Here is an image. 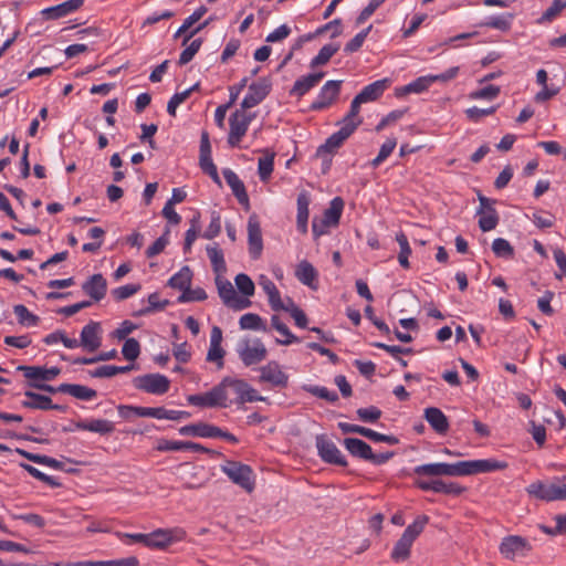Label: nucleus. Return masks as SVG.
<instances>
[{
  "label": "nucleus",
  "instance_id": "obj_1",
  "mask_svg": "<svg viewBox=\"0 0 566 566\" xmlns=\"http://www.w3.org/2000/svg\"><path fill=\"white\" fill-rule=\"evenodd\" d=\"M220 468L234 484L243 490L251 492L254 489V474L250 465L233 460H226Z\"/></svg>",
  "mask_w": 566,
  "mask_h": 566
},
{
  "label": "nucleus",
  "instance_id": "obj_2",
  "mask_svg": "<svg viewBox=\"0 0 566 566\" xmlns=\"http://www.w3.org/2000/svg\"><path fill=\"white\" fill-rule=\"evenodd\" d=\"M463 461L457 463H427L413 468V474L417 479H424L426 476L438 479L439 476H464L463 475Z\"/></svg>",
  "mask_w": 566,
  "mask_h": 566
},
{
  "label": "nucleus",
  "instance_id": "obj_3",
  "mask_svg": "<svg viewBox=\"0 0 566 566\" xmlns=\"http://www.w3.org/2000/svg\"><path fill=\"white\" fill-rule=\"evenodd\" d=\"M136 389L147 394L161 396L168 392L170 380L165 375L155 373L137 376L133 379Z\"/></svg>",
  "mask_w": 566,
  "mask_h": 566
},
{
  "label": "nucleus",
  "instance_id": "obj_4",
  "mask_svg": "<svg viewBox=\"0 0 566 566\" xmlns=\"http://www.w3.org/2000/svg\"><path fill=\"white\" fill-rule=\"evenodd\" d=\"M228 401V396L219 384L205 394L187 396V402L189 405L200 408H227Z\"/></svg>",
  "mask_w": 566,
  "mask_h": 566
},
{
  "label": "nucleus",
  "instance_id": "obj_5",
  "mask_svg": "<svg viewBox=\"0 0 566 566\" xmlns=\"http://www.w3.org/2000/svg\"><path fill=\"white\" fill-rule=\"evenodd\" d=\"M126 544L142 543L150 548L165 549L181 537L172 536V533H126Z\"/></svg>",
  "mask_w": 566,
  "mask_h": 566
},
{
  "label": "nucleus",
  "instance_id": "obj_6",
  "mask_svg": "<svg viewBox=\"0 0 566 566\" xmlns=\"http://www.w3.org/2000/svg\"><path fill=\"white\" fill-rule=\"evenodd\" d=\"M245 109H237L234 111L229 118V135H228V144L231 147H238L247 134L249 126L254 116L247 114Z\"/></svg>",
  "mask_w": 566,
  "mask_h": 566
},
{
  "label": "nucleus",
  "instance_id": "obj_7",
  "mask_svg": "<svg viewBox=\"0 0 566 566\" xmlns=\"http://www.w3.org/2000/svg\"><path fill=\"white\" fill-rule=\"evenodd\" d=\"M315 446L317 454L323 462L344 468L347 467L348 462L346 458L326 434H317L315 437Z\"/></svg>",
  "mask_w": 566,
  "mask_h": 566
},
{
  "label": "nucleus",
  "instance_id": "obj_8",
  "mask_svg": "<svg viewBox=\"0 0 566 566\" xmlns=\"http://www.w3.org/2000/svg\"><path fill=\"white\" fill-rule=\"evenodd\" d=\"M527 493L543 501L566 500V484L544 483L536 481L526 488Z\"/></svg>",
  "mask_w": 566,
  "mask_h": 566
},
{
  "label": "nucleus",
  "instance_id": "obj_9",
  "mask_svg": "<svg viewBox=\"0 0 566 566\" xmlns=\"http://www.w3.org/2000/svg\"><path fill=\"white\" fill-rule=\"evenodd\" d=\"M216 285L219 296L226 306L234 311H241L251 305V302L248 298L239 297L237 295L231 282L223 279L222 275L216 276Z\"/></svg>",
  "mask_w": 566,
  "mask_h": 566
},
{
  "label": "nucleus",
  "instance_id": "obj_10",
  "mask_svg": "<svg viewBox=\"0 0 566 566\" xmlns=\"http://www.w3.org/2000/svg\"><path fill=\"white\" fill-rule=\"evenodd\" d=\"M272 90L270 77H260L249 85V92L241 102L242 109H250L262 103Z\"/></svg>",
  "mask_w": 566,
  "mask_h": 566
},
{
  "label": "nucleus",
  "instance_id": "obj_11",
  "mask_svg": "<svg viewBox=\"0 0 566 566\" xmlns=\"http://www.w3.org/2000/svg\"><path fill=\"white\" fill-rule=\"evenodd\" d=\"M238 354L244 366L249 367L256 365L264 360L268 350L261 339L256 338L253 342L244 340L238 347Z\"/></svg>",
  "mask_w": 566,
  "mask_h": 566
},
{
  "label": "nucleus",
  "instance_id": "obj_12",
  "mask_svg": "<svg viewBox=\"0 0 566 566\" xmlns=\"http://www.w3.org/2000/svg\"><path fill=\"white\" fill-rule=\"evenodd\" d=\"M259 371V382H268L271 387L279 389H284L289 385V375L282 370L280 364L275 360L260 367Z\"/></svg>",
  "mask_w": 566,
  "mask_h": 566
},
{
  "label": "nucleus",
  "instance_id": "obj_13",
  "mask_svg": "<svg viewBox=\"0 0 566 566\" xmlns=\"http://www.w3.org/2000/svg\"><path fill=\"white\" fill-rule=\"evenodd\" d=\"M343 81H327L319 90L316 99L311 104L310 109L314 112L328 108L340 94Z\"/></svg>",
  "mask_w": 566,
  "mask_h": 566
},
{
  "label": "nucleus",
  "instance_id": "obj_14",
  "mask_svg": "<svg viewBox=\"0 0 566 566\" xmlns=\"http://www.w3.org/2000/svg\"><path fill=\"white\" fill-rule=\"evenodd\" d=\"M415 485L426 492L431 491L434 493L454 496L460 495L465 491V488L455 482H444L440 479H416Z\"/></svg>",
  "mask_w": 566,
  "mask_h": 566
},
{
  "label": "nucleus",
  "instance_id": "obj_15",
  "mask_svg": "<svg viewBox=\"0 0 566 566\" xmlns=\"http://www.w3.org/2000/svg\"><path fill=\"white\" fill-rule=\"evenodd\" d=\"M532 546L530 542L520 535H509L503 538L500 545L501 554L507 559L525 556Z\"/></svg>",
  "mask_w": 566,
  "mask_h": 566
},
{
  "label": "nucleus",
  "instance_id": "obj_16",
  "mask_svg": "<svg viewBox=\"0 0 566 566\" xmlns=\"http://www.w3.org/2000/svg\"><path fill=\"white\" fill-rule=\"evenodd\" d=\"M355 132L354 124H343V126L332 134L323 145H321L316 150L317 157H324L326 155L333 154L337 148H339L343 143Z\"/></svg>",
  "mask_w": 566,
  "mask_h": 566
},
{
  "label": "nucleus",
  "instance_id": "obj_17",
  "mask_svg": "<svg viewBox=\"0 0 566 566\" xmlns=\"http://www.w3.org/2000/svg\"><path fill=\"white\" fill-rule=\"evenodd\" d=\"M355 132L354 124H343V126L332 134L323 145H321L316 150L317 157H324L326 155L333 154L337 148H339L343 143Z\"/></svg>",
  "mask_w": 566,
  "mask_h": 566
},
{
  "label": "nucleus",
  "instance_id": "obj_18",
  "mask_svg": "<svg viewBox=\"0 0 566 566\" xmlns=\"http://www.w3.org/2000/svg\"><path fill=\"white\" fill-rule=\"evenodd\" d=\"M507 462L495 459H481L463 461V475H473L478 473H486L501 471L507 468Z\"/></svg>",
  "mask_w": 566,
  "mask_h": 566
},
{
  "label": "nucleus",
  "instance_id": "obj_19",
  "mask_svg": "<svg viewBox=\"0 0 566 566\" xmlns=\"http://www.w3.org/2000/svg\"><path fill=\"white\" fill-rule=\"evenodd\" d=\"M248 243L249 253L253 260L261 256L263 239L260 221L256 214H251L248 220Z\"/></svg>",
  "mask_w": 566,
  "mask_h": 566
},
{
  "label": "nucleus",
  "instance_id": "obj_20",
  "mask_svg": "<svg viewBox=\"0 0 566 566\" xmlns=\"http://www.w3.org/2000/svg\"><path fill=\"white\" fill-rule=\"evenodd\" d=\"M80 344L84 349L88 352H95L101 347L102 328L98 322L91 321L82 328L80 335Z\"/></svg>",
  "mask_w": 566,
  "mask_h": 566
},
{
  "label": "nucleus",
  "instance_id": "obj_21",
  "mask_svg": "<svg viewBox=\"0 0 566 566\" xmlns=\"http://www.w3.org/2000/svg\"><path fill=\"white\" fill-rule=\"evenodd\" d=\"M219 386L224 390L228 396V406L230 403L242 405V397L245 394V388H248V382L243 379L224 377Z\"/></svg>",
  "mask_w": 566,
  "mask_h": 566
},
{
  "label": "nucleus",
  "instance_id": "obj_22",
  "mask_svg": "<svg viewBox=\"0 0 566 566\" xmlns=\"http://www.w3.org/2000/svg\"><path fill=\"white\" fill-rule=\"evenodd\" d=\"M82 290L94 302H99L106 295L107 281L101 273L93 274L82 284Z\"/></svg>",
  "mask_w": 566,
  "mask_h": 566
},
{
  "label": "nucleus",
  "instance_id": "obj_23",
  "mask_svg": "<svg viewBox=\"0 0 566 566\" xmlns=\"http://www.w3.org/2000/svg\"><path fill=\"white\" fill-rule=\"evenodd\" d=\"M83 3L84 0H67L60 4L43 9L41 14L45 20H56L77 11Z\"/></svg>",
  "mask_w": 566,
  "mask_h": 566
},
{
  "label": "nucleus",
  "instance_id": "obj_24",
  "mask_svg": "<svg viewBox=\"0 0 566 566\" xmlns=\"http://www.w3.org/2000/svg\"><path fill=\"white\" fill-rule=\"evenodd\" d=\"M222 175L231 188L233 196L237 198L238 202L249 209V196L245 190V186L243 181L238 177V175L231 170L230 168H224L222 170Z\"/></svg>",
  "mask_w": 566,
  "mask_h": 566
},
{
  "label": "nucleus",
  "instance_id": "obj_25",
  "mask_svg": "<svg viewBox=\"0 0 566 566\" xmlns=\"http://www.w3.org/2000/svg\"><path fill=\"white\" fill-rule=\"evenodd\" d=\"M18 370L23 371L24 377L28 378L29 381L36 382L53 380L61 371L57 367L48 369L41 366H19Z\"/></svg>",
  "mask_w": 566,
  "mask_h": 566
},
{
  "label": "nucleus",
  "instance_id": "obj_26",
  "mask_svg": "<svg viewBox=\"0 0 566 566\" xmlns=\"http://www.w3.org/2000/svg\"><path fill=\"white\" fill-rule=\"evenodd\" d=\"M324 76V72L311 73L301 76L294 82L292 88L290 90V95L297 98L303 97L306 93L314 88Z\"/></svg>",
  "mask_w": 566,
  "mask_h": 566
},
{
  "label": "nucleus",
  "instance_id": "obj_27",
  "mask_svg": "<svg viewBox=\"0 0 566 566\" xmlns=\"http://www.w3.org/2000/svg\"><path fill=\"white\" fill-rule=\"evenodd\" d=\"M419 533H402L395 544L390 557L394 562H405L410 556V549Z\"/></svg>",
  "mask_w": 566,
  "mask_h": 566
},
{
  "label": "nucleus",
  "instance_id": "obj_28",
  "mask_svg": "<svg viewBox=\"0 0 566 566\" xmlns=\"http://www.w3.org/2000/svg\"><path fill=\"white\" fill-rule=\"evenodd\" d=\"M74 427L77 430L95 432L101 436L111 434L115 430L114 422L107 419L78 420L74 422Z\"/></svg>",
  "mask_w": 566,
  "mask_h": 566
},
{
  "label": "nucleus",
  "instance_id": "obj_29",
  "mask_svg": "<svg viewBox=\"0 0 566 566\" xmlns=\"http://www.w3.org/2000/svg\"><path fill=\"white\" fill-rule=\"evenodd\" d=\"M423 418L437 433L446 434L448 432L449 420L441 409L428 407L424 409Z\"/></svg>",
  "mask_w": 566,
  "mask_h": 566
},
{
  "label": "nucleus",
  "instance_id": "obj_30",
  "mask_svg": "<svg viewBox=\"0 0 566 566\" xmlns=\"http://www.w3.org/2000/svg\"><path fill=\"white\" fill-rule=\"evenodd\" d=\"M311 202L310 193L306 190H303L298 193L296 205H297V214H296V228L301 233L307 232V222H308V206Z\"/></svg>",
  "mask_w": 566,
  "mask_h": 566
},
{
  "label": "nucleus",
  "instance_id": "obj_31",
  "mask_svg": "<svg viewBox=\"0 0 566 566\" xmlns=\"http://www.w3.org/2000/svg\"><path fill=\"white\" fill-rule=\"evenodd\" d=\"M389 86V80L382 78L375 81L368 85H366L358 94V98L363 101V103H369L377 101L379 97L382 96L384 92Z\"/></svg>",
  "mask_w": 566,
  "mask_h": 566
},
{
  "label": "nucleus",
  "instance_id": "obj_32",
  "mask_svg": "<svg viewBox=\"0 0 566 566\" xmlns=\"http://www.w3.org/2000/svg\"><path fill=\"white\" fill-rule=\"evenodd\" d=\"M432 83H434L432 75L420 76L407 85L396 87L395 94L397 97H402L411 93L420 94L427 91Z\"/></svg>",
  "mask_w": 566,
  "mask_h": 566
},
{
  "label": "nucleus",
  "instance_id": "obj_33",
  "mask_svg": "<svg viewBox=\"0 0 566 566\" xmlns=\"http://www.w3.org/2000/svg\"><path fill=\"white\" fill-rule=\"evenodd\" d=\"M260 285L269 297V304L275 312L277 311H290L289 306H285L281 300L280 291L276 285L268 277L262 276Z\"/></svg>",
  "mask_w": 566,
  "mask_h": 566
},
{
  "label": "nucleus",
  "instance_id": "obj_34",
  "mask_svg": "<svg viewBox=\"0 0 566 566\" xmlns=\"http://www.w3.org/2000/svg\"><path fill=\"white\" fill-rule=\"evenodd\" d=\"M346 450L355 458L368 461L371 458V447L358 438H345L343 441Z\"/></svg>",
  "mask_w": 566,
  "mask_h": 566
},
{
  "label": "nucleus",
  "instance_id": "obj_35",
  "mask_svg": "<svg viewBox=\"0 0 566 566\" xmlns=\"http://www.w3.org/2000/svg\"><path fill=\"white\" fill-rule=\"evenodd\" d=\"M59 389L62 394L71 395L72 397L83 401H90L97 396L95 389L78 384H61Z\"/></svg>",
  "mask_w": 566,
  "mask_h": 566
},
{
  "label": "nucleus",
  "instance_id": "obj_36",
  "mask_svg": "<svg viewBox=\"0 0 566 566\" xmlns=\"http://www.w3.org/2000/svg\"><path fill=\"white\" fill-rule=\"evenodd\" d=\"M344 209V200L340 197H335L329 207L324 211L322 223L324 227L337 226Z\"/></svg>",
  "mask_w": 566,
  "mask_h": 566
},
{
  "label": "nucleus",
  "instance_id": "obj_37",
  "mask_svg": "<svg viewBox=\"0 0 566 566\" xmlns=\"http://www.w3.org/2000/svg\"><path fill=\"white\" fill-rule=\"evenodd\" d=\"M214 424L197 422L184 426L179 429L181 436H191L200 438H213Z\"/></svg>",
  "mask_w": 566,
  "mask_h": 566
},
{
  "label": "nucleus",
  "instance_id": "obj_38",
  "mask_svg": "<svg viewBox=\"0 0 566 566\" xmlns=\"http://www.w3.org/2000/svg\"><path fill=\"white\" fill-rule=\"evenodd\" d=\"M317 275V271L308 261H301L296 266L295 276L306 286L314 287Z\"/></svg>",
  "mask_w": 566,
  "mask_h": 566
},
{
  "label": "nucleus",
  "instance_id": "obj_39",
  "mask_svg": "<svg viewBox=\"0 0 566 566\" xmlns=\"http://www.w3.org/2000/svg\"><path fill=\"white\" fill-rule=\"evenodd\" d=\"M24 396L29 398V400H23L21 406L28 409H40V410H50L51 409V398L49 396H44L31 390H27Z\"/></svg>",
  "mask_w": 566,
  "mask_h": 566
},
{
  "label": "nucleus",
  "instance_id": "obj_40",
  "mask_svg": "<svg viewBox=\"0 0 566 566\" xmlns=\"http://www.w3.org/2000/svg\"><path fill=\"white\" fill-rule=\"evenodd\" d=\"M514 14L506 12L500 15L491 17L486 21L481 22L479 25L506 32L511 29Z\"/></svg>",
  "mask_w": 566,
  "mask_h": 566
},
{
  "label": "nucleus",
  "instance_id": "obj_41",
  "mask_svg": "<svg viewBox=\"0 0 566 566\" xmlns=\"http://www.w3.org/2000/svg\"><path fill=\"white\" fill-rule=\"evenodd\" d=\"M191 270L189 266H184L169 279L168 285L182 292L191 285Z\"/></svg>",
  "mask_w": 566,
  "mask_h": 566
},
{
  "label": "nucleus",
  "instance_id": "obj_42",
  "mask_svg": "<svg viewBox=\"0 0 566 566\" xmlns=\"http://www.w3.org/2000/svg\"><path fill=\"white\" fill-rule=\"evenodd\" d=\"M206 250L214 273L222 275L227 270L222 250L218 245H208Z\"/></svg>",
  "mask_w": 566,
  "mask_h": 566
},
{
  "label": "nucleus",
  "instance_id": "obj_43",
  "mask_svg": "<svg viewBox=\"0 0 566 566\" xmlns=\"http://www.w3.org/2000/svg\"><path fill=\"white\" fill-rule=\"evenodd\" d=\"M339 50L338 44L329 43L325 44L316 56L310 62V67L315 69L321 65H325L332 59V56Z\"/></svg>",
  "mask_w": 566,
  "mask_h": 566
},
{
  "label": "nucleus",
  "instance_id": "obj_44",
  "mask_svg": "<svg viewBox=\"0 0 566 566\" xmlns=\"http://www.w3.org/2000/svg\"><path fill=\"white\" fill-rule=\"evenodd\" d=\"M13 313L15 314L19 324L22 326L32 327L36 326L40 322V317L31 313L23 304L14 305Z\"/></svg>",
  "mask_w": 566,
  "mask_h": 566
},
{
  "label": "nucleus",
  "instance_id": "obj_45",
  "mask_svg": "<svg viewBox=\"0 0 566 566\" xmlns=\"http://www.w3.org/2000/svg\"><path fill=\"white\" fill-rule=\"evenodd\" d=\"M271 324L281 335L285 337L283 340L276 339L279 344L287 346L294 343H300V338L295 336L284 323L281 322L277 315L272 316Z\"/></svg>",
  "mask_w": 566,
  "mask_h": 566
},
{
  "label": "nucleus",
  "instance_id": "obj_46",
  "mask_svg": "<svg viewBox=\"0 0 566 566\" xmlns=\"http://www.w3.org/2000/svg\"><path fill=\"white\" fill-rule=\"evenodd\" d=\"M239 325L241 329L266 331V325L260 315L247 313L240 317Z\"/></svg>",
  "mask_w": 566,
  "mask_h": 566
},
{
  "label": "nucleus",
  "instance_id": "obj_47",
  "mask_svg": "<svg viewBox=\"0 0 566 566\" xmlns=\"http://www.w3.org/2000/svg\"><path fill=\"white\" fill-rule=\"evenodd\" d=\"M396 241L398 242V244L400 247V252L398 254L399 264L403 269H409L410 263H409L408 258L411 254V248L409 245L408 238L402 231H400L396 234Z\"/></svg>",
  "mask_w": 566,
  "mask_h": 566
},
{
  "label": "nucleus",
  "instance_id": "obj_48",
  "mask_svg": "<svg viewBox=\"0 0 566 566\" xmlns=\"http://www.w3.org/2000/svg\"><path fill=\"white\" fill-rule=\"evenodd\" d=\"M302 389L315 397H318L321 399H324L328 402H336L338 401V395L336 391H331L326 387L317 386V385H303Z\"/></svg>",
  "mask_w": 566,
  "mask_h": 566
},
{
  "label": "nucleus",
  "instance_id": "obj_49",
  "mask_svg": "<svg viewBox=\"0 0 566 566\" xmlns=\"http://www.w3.org/2000/svg\"><path fill=\"white\" fill-rule=\"evenodd\" d=\"M274 168V154L266 153L263 157H260L258 160V174L262 181H266Z\"/></svg>",
  "mask_w": 566,
  "mask_h": 566
},
{
  "label": "nucleus",
  "instance_id": "obj_50",
  "mask_svg": "<svg viewBox=\"0 0 566 566\" xmlns=\"http://www.w3.org/2000/svg\"><path fill=\"white\" fill-rule=\"evenodd\" d=\"M169 304L168 300L160 301L157 292L149 294L148 306L144 307L135 313L136 316L148 315L155 311H163Z\"/></svg>",
  "mask_w": 566,
  "mask_h": 566
},
{
  "label": "nucleus",
  "instance_id": "obj_51",
  "mask_svg": "<svg viewBox=\"0 0 566 566\" xmlns=\"http://www.w3.org/2000/svg\"><path fill=\"white\" fill-rule=\"evenodd\" d=\"M397 145V139L395 137L387 138V140L381 145L378 155L370 161L373 168H377L381 163H384L394 151Z\"/></svg>",
  "mask_w": 566,
  "mask_h": 566
},
{
  "label": "nucleus",
  "instance_id": "obj_52",
  "mask_svg": "<svg viewBox=\"0 0 566 566\" xmlns=\"http://www.w3.org/2000/svg\"><path fill=\"white\" fill-rule=\"evenodd\" d=\"M361 104H364L363 101L356 95L352 101L349 112L343 118L342 124H354L356 130L357 127L363 123V119L358 116Z\"/></svg>",
  "mask_w": 566,
  "mask_h": 566
},
{
  "label": "nucleus",
  "instance_id": "obj_53",
  "mask_svg": "<svg viewBox=\"0 0 566 566\" xmlns=\"http://www.w3.org/2000/svg\"><path fill=\"white\" fill-rule=\"evenodd\" d=\"M20 467L25 470L34 479H38L45 484L50 485L51 488H59L61 486V483L55 480V478L48 475L40 470H38L35 467L28 464V463H20Z\"/></svg>",
  "mask_w": 566,
  "mask_h": 566
},
{
  "label": "nucleus",
  "instance_id": "obj_54",
  "mask_svg": "<svg viewBox=\"0 0 566 566\" xmlns=\"http://www.w3.org/2000/svg\"><path fill=\"white\" fill-rule=\"evenodd\" d=\"M492 251L497 258L511 259L514 256V249L511 243L503 238H496L492 243Z\"/></svg>",
  "mask_w": 566,
  "mask_h": 566
},
{
  "label": "nucleus",
  "instance_id": "obj_55",
  "mask_svg": "<svg viewBox=\"0 0 566 566\" xmlns=\"http://www.w3.org/2000/svg\"><path fill=\"white\" fill-rule=\"evenodd\" d=\"M565 8L566 0H554L551 7H548L537 20V23L542 24L552 22Z\"/></svg>",
  "mask_w": 566,
  "mask_h": 566
},
{
  "label": "nucleus",
  "instance_id": "obj_56",
  "mask_svg": "<svg viewBox=\"0 0 566 566\" xmlns=\"http://www.w3.org/2000/svg\"><path fill=\"white\" fill-rule=\"evenodd\" d=\"M479 216V227L483 232H488L496 228L499 223V214L494 208H490V211Z\"/></svg>",
  "mask_w": 566,
  "mask_h": 566
},
{
  "label": "nucleus",
  "instance_id": "obj_57",
  "mask_svg": "<svg viewBox=\"0 0 566 566\" xmlns=\"http://www.w3.org/2000/svg\"><path fill=\"white\" fill-rule=\"evenodd\" d=\"M208 297L206 291L201 287L191 289L190 286L187 290H184L182 293L178 296V303H188V302H200L205 301Z\"/></svg>",
  "mask_w": 566,
  "mask_h": 566
},
{
  "label": "nucleus",
  "instance_id": "obj_58",
  "mask_svg": "<svg viewBox=\"0 0 566 566\" xmlns=\"http://www.w3.org/2000/svg\"><path fill=\"white\" fill-rule=\"evenodd\" d=\"M373 25H368L366 29L358 32L349 42L346 43L344 51L346 53L357 52L364 44L366 38L370 33Z\"/></svg>",
  "mask_w": 566,
  "mask_h": 566
},
{
  "label": "nucleus",
  "instance_id": "obj_59",
  "mask_svg": "<svg viewBox=\"0 0 566 566\" xmlns=\"http://www.w3.org/2000/svg\"><path fill=\"white\" fill-rule=\"evenodd\" d=\"M203 40L201 38L195 39L179 55V65L188 64L193 56L199 52Z\"/></svg>",
  "mask_w": 566,
  "mask_h": 566
},
{
  "label": "nucleus",
  "instance_id": "obj_60",
  "mask_svg": "<svg viewBox=\"0 0 566 566\" xmlns=\"http://www.w3.org/2000/svg\"><path fill=\"white\" fill-rule=\"evenodd\" d=\"M199 164L202 171L207 174L213 180L214 184H217L218 186L222 185L217 167L213 164L211 156L199 157Z\"/></svg>",
  "mask_w": 566,
  "mask_h": 566
},
{
  "label": "nucleus",
  "instance_id": "obj_61",
  "mask_svg": "<svg viewBox=\"0 0 566 566\" xmlns=\"http://www.w3.org/2000/svg\"><path fill=\"white\" fill-rule=\"evenodd\" d=\"M122 354L127 360H136L140 354V344L135 338H126L123 347Z\"/></svg>",
  "mask_w": 566,
  "mask_h": 566
},
{
  "label": "nucleus",
  "instance_id": "obj_62",
  "mask_svg": "<svg viewBox=\"0 0 566 566\" xmlns=\"http://www.w3.org/2000/svg\"><path fill=\"white\" fill-rule=\"evenodd\" d=\"M238 290L247 297L254 294V283L251 277L244 273H240L234 277Z\"/></svg>",
  "mask_w": 566,
  "mask_h": 566
},
{
  "label": "nucleus",
  "instance_id": "obj_63",
  "mask_svg": "<svg viewBox=\"0 0 566 566\" xmlns=\"http://www.w3.org/2000/svg\"><path fill=\"white\" fill-rule=\"evenodd\" d=\"M501 92V88L500 86H496V85H488L483 88H480V90H476L474 92H471L470 93V98L471 99H488V101H492L494 98H496L499 96Z\"/></svg>",
  "mask_w": 566,
  "mask_h": 566
},
{
  "label": "nucleus",
  "instance_id": "obj_64",
  "mask_svg": "<svg viewBox=\"0 0 566 566\" xmlns=\"http://www.w3.org/2000/svg\"><path fill=\"white\" fill-rule=\"evenodd\" d=\"M170 232L169 228H166L163 235H160L148 249L145 254L147 258L151 259L164 251L166 245L169 243L168 234Z\"/></svg>",
  "mask_w": 566,
  "mask_h": 566
}]
</instances>
